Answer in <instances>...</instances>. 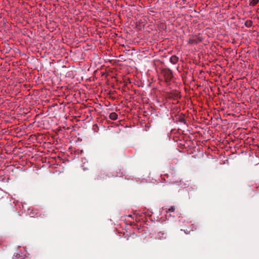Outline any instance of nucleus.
I'll list each match as a JSON object with an SVG mask.
<instances>
[{
	"label": "nucleus",
	"mask_w": 259,
	"mask_h": 259,
	"mask_svg": "<svg viewBox=\"0 0 259 259\" xmlns=\"http://www.w3.org/2000/svg\"><path fill=\"white\" fill-rule=\"evenodd\" d=\"M117 117H118V115L115 112H112L109 115V118L111 120H116L117 119Z\"/></svg>",
	"instance_id": "obj_3"
},
{
	"label": "nucleus",
	"mask_w": 259,
	"mask_h": 259,
	"mask_svg": "<svg viewBox=\"0 0 259 259\" xmlns=\"http://www.w3.org/2000/svg\"><path fill=\"white\" fill-rule=\"evenodd\" d=\"M258 2V0H251L249 5L251 6H255Z\"/></svg>",
	"instance_id": "obj_6"
},
{
	"label": "nucleus",
	"mask_w": 259,
	"mask_h": 259,
	"mask_svg": "<svg viewBox=\"0 0 259 259\" xmlns=\"http://www.w3.org/2000/svg\"><path fill=\"white\" fill-rule=\"evenodd\" d=\"M179 60V58L175 55L172 56L170 58V62L174 64H176Z\"/></svg>",
	"instance_id": "obj_2"
},
{
	"label": "nucleus",
	"mask_w": 259,
	"mask_h": 259,
	"mask_svg": "<svg viewBox=\"0 0 259 259\" xmlns=\"http://www.w3.org/2000/svg\"><path fill=\"white\" fill-rule=\"evenodd\" d=\"M161 74L167 83L169 82L174 77L171 70L168 68L162 69Z\"/></svg>",
	"instance_id": "obj_1"
},
{
	"label": "nucleus",
	"mask_w": 259,
	"mask_h": 259,
	"mask_svg": "<svg viewBox=\"0 0 259 259\" xmlns=\"http://www.w3.org/2000/svg\"><path fill=\"white\" fill-rule=\"evenodd\" d=\"M175 210V207L172 206H171L168 209V210L166 211V212H174Z\"/></svg>",
	"instance_id": "obj_7"
},
{
	"label": "nucleus",
	"mask_w": 259,
	"mask_h": 259,
	"mask_svg": "<svg viewBox=\"0 0 259 259\" xmlns=\"http://www.w3.org/2000/svg\"><path fill=\"white\" fill-rule=\"evenodd\" d=\"M104 175H105L104 173H103V174L101 173L100 174H99L97 176L96 179L98 180H102L105 178Z\"/></svg>",
	"instance_id": "obj_5"
},
{
	"label": "nucleus",
	"mask_w": 259,
	"mask_h": 259,
	"mask_svg": "<svg viewBox=\"0 0 259 259\" xmlns=\"http://www.w3.org/2000/svg\"><path fill=\"white\" fill-rule=\"evenodd\" d=\"M252 25V22L251 20H247L245 23V25L247 27H250Z\"/></svg>",
	"instance_id": "obj_4"
},
{
	"label": "nucleus",
	"mask_w": 259,
	"mask_h": 259,
	"mask_svg": "<svg viewBox=\"0 0 259 259\" xmlns=\"http://www.w3.org/2000/svg\"><path fill=\"white\" fill-rule=\"evenodd\" d=\"M189 43H190V44L196 43V44L197 41H196V40H195L194 39H190Z\"/></svg>",
	"instance_id": "obj_8"
}]
</instances>
